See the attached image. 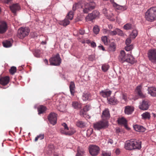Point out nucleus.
<instances>
[{"label": "nucleus", "mask_w": 156, "mask_h": 156, "mask_svg": "<svg viewBox=\"0 0 156 156\" xmlns=\"http://www.w3.org/2000/svg\"><path fill=\"white\" fill-rule=\"evenodd\" d=\"M108 143H110L111 144H112L113 143V140L111 139H109L108 140Z\"/></svg>", "instance_id": "obj_63"}, {"label": "nucleus", "mask_w": 156, "mask_h": 156, "mask_svg": "<svg viewBox=\"0 0 156 156\" xmlns=\"http://www.w3.org/2000/svg\"><path fill=\"white\" fill-rule=\"evenodd\" d=\"M131 52L130 51L127 55V57L126 58L125 62H126L131 64H133L136 62V60L133 56L130 54Z\"/></svg>", "instance_id": "obj_16"}, {"label": "nucleus", "mask_w": 156, "mask_h": 156, "mask_svg": "<svg viewBox=\"0 0 156 156\" xmlns=\"http://www.w3.org/2000/svg\"><path fill=\"white\" fill-rule=\"evenodd\" d=\"M141 116L143 119H150L151 115L149 112H146L142 114Z\"/></svg>", "instance_id": "obj_33"}, {"label": "nucleus", "mask_w": 156, "mask_h": 156, "mask_svg": "<svg viewBox=\"0 0 156 156\" xmlns=\"http://www.w3.org/2000/svg\"><path fill=\"white\" fill-rule=\"evenodd\" d=\"M145 18L150 22L156 20V7H153L148 9L145 13Z\"/></svg>", "instance_id": "obj_1"}, {"label": "nucleus", "mask_w": 156, "mask_h": 156, "mask_svg": "<svg viewBox=\"0 0 156 156\" xmlns=\"http://www.w3.org/2000/svg\"><path fill=\"white\" fill-rule=\"evenodd\" d=\"M115 152L117 154H119L120 153V151L119 149H117L115 150Z\"/></svg>", "instance_id": "obj_62"}, {"label": "nucleus", "mask_w": 156, "mask_h": 156, "mask_svg": "<svg viewBox=\"0 0 156 156\" xmlns=\"http://www.w3.org/2000/svg\"><path fill=\"white\" fill-rule=\"evenodd\" d=\"M72 106L75 109L80 108H81V105L76 101H73L72 104Z\"/></svg>", "instance_id": "obj_35"}, {"label": "nucleus", "mask_w": 156, "mask_h": 156, "mask_svg": "<svg viewBox=\"0 0 156 156\" xmlns=\"http://www.w3.org/2000/svg\"><path fill=\"white\" fill-rule=\"evenodd\" d=\"M101 116L102 119L104 120L110 118V113L108 109H106L103 111Z\"/></svg>", "instance_id": "obj_18"}, {"label": "nucleus", "mask_w": 156, "mask_h": 156, "mask_svg": "<svg viewBox=\"0 0 156 156\" xmlns=\"http://www.w3.org/2000/svg\"><path fill=\"white\" fill-rule=\"evenodd\" d=\"M66 106V104H65V105H64L61 104L57 108L60 111L63 112L65 111Z\"/></svg>", "instance_id": "obj_42"}, {"label": "nucleus", "mask_w": 156, "mask_h": 156, "mask_svg": "<svg viewBox=\"0 0 156 156\" xmlns=\"http://www.w3.org/2000/svg\"><path fill=\"white\" fill-rule=\"evenodd\" d=\"M134 109V108L133 106H127L125 107V112L126 114H131L133 112Z\"/></svg>", "instance_id": "obj_21"}, {"label": "nucleus", "mask_w": 156, "mask_h": 156, "mask_svg": "<svg viewBox=\"0 0 156 156\" xmlns=\"http://www.w3.org/2000/svg\"><path fill=\"white\" fill-rule=\"evenodd\" d=\"M89 59L90 61H93L95 59V56L94 55H91L89 56Z\"/></svg>", "instance_id": "obj_60"}, {"label": "nucleus", "mask_w": 156, "mask_h": 156, "mask_svg": "<svg viewBox=\"0 0 156 156\" xmlns=\"http://www.w3.org/2000/svg\"><path fill=\"white\" fill-rule=\"evenodd\" d=\"M147 90L148 93L151 96H156V87H149Z\"/></svg>", "instance_id": "obj_19"}, {"label": "nucleus", "mask_w": 156, "mask_h": 156, "mask_svg": "<svg viewBox=\"0 0 156 156\" xmlns=\"http://www.w3.org/2000/svg\"><path fill=\"white\" fill-rule=\"evenodd\" d=\"M34 55L35 56L39 57L40 56L41 52L40 49H34L33 51Z\"/></svg>", "instance_id": "obj_43"}, {"label": "nucleus", "mask_w": 156, "mask_h": 156, "mask_svg": "<svg viewBox=\"0 0 156 156\" xmlns=\"http://www.w3.org/2000/svg\"><path fill=\"white\" fill-rule=\"evenodd\" d=\"M134 27L133 25L130 23H127L124 26V28L126 30H131Z\"/></svg>", "instance_id": "obj_37"}, {"label": "nucleus", "mask_w": 156, "mask_h": 156, "mask_svg": "<svg viewBox=\"0 0 156 156\" xmlns=\"http://www.w3.org/2000/svg\"><path fill=\"white\" fill-rule=\"evenodd\" d=\"M90 107L89 105H86L83 108L84 110L86 111L87 112L90 109Z\"/></svg>", "instance_id": "obj_58"}, {"label": "nucleus", "mask_w": 156, "mask_h": 156, "mask_svg": "<svg viewBox=\"0 0 156 156\" xmlns=\"http://www.w3.org/2000/svg\"><path fill=\"white\" fill-rule=\"evenodd\" d=\"M49 61L51 65L58 66L61 63V59L58 54H57L55 56L51 58Z\"/></svg>", "instance_id": "obj_4"}, {"label": "nucleus", "mask_w": 156, "mask_h": 156, "mask_svg": "<svg viewBox=\"0 0 156 156\" xmlns=\"http://www.w3.org/2000/svg\"><path fill=\"white\" fill-rule=\"evenodd\" d=\"M131 38H127L126 41V47L125 49H133V46L132 44L130 45V44L131 43Z\"/></svg>", "instance_id": "obj_26"}, {"label": "nucleus", "mask_w": 156, "mask_h": 156, "mask_svg": "<svg viewBox=\"0 0 156 156\" xmlns=\"http://www.w3.org/2000/svg\"><path fill=\"white\" fill-rule=\"evenodd\" d=\"M76 132L75 129L72 127L70 128L69 130L65 131L63 129L60 130L61 133L66 135H71L73 134Z\"/></svg>", "instance_id": "obj_15"}, {"label": "nucleus", "mask_w": 156, "mask_h": 156, "mask_svg": "<svg viewBox=\"0 0 156 156\" xmlns=\"http://www.w3.org/2000/svg\"><path fill=\"white\" fill-rule=\"evenodd\" d=\"M106 32V33L109 35L113 36L118 34L119 35L122 36L123 35L122 31L118 28L115 29L113 31L108 30Z\"/></svg>", "instance_id": "obj_10"}, {"label": "nucleus", "mask_w": 156, "mask_h": 156, "mask_svg": "<svg viewBox=\"0 0 156 156\" xmlns=\"http://www.w3.org/2000/svg\"><path fill=\"white\" fill-rule=\"evenodd\" d=\"M98 48H101V49H104V47L102 45H101V44H100V45L98 46Z\"/></svg>", "instance_id": "obj_64"}, {"label": "nucleus", "mask_w": 156, "mask_h": 156, "mask_svg": "<svg viewBox=\"0 0 156 156\" xmlns=\"http://www.w3.org/2000/svg\"><path fill=\"white\" fill-rule=\"evenodd\" d=\"M148 56L150 60L156 63V49H150L148 52Z\"/></svg>", "instance_id": "obj_7"}, {"label": "nucleus", "mask_w": 156, "mask_h": 156, "mask_svg": "<svg viewBox=\"0 0 156 156\" xmlns=\"http://www.w3.org/2000/svg\"><path fill=\"white\" fill-rule=\"evenodd\" d=\"M3 44L4 47L7 48L11 47L12 45V44L10 41H6L3 42Z\"/></svg>", "instance_id": "obj_38"}, {"label": "nucleus", "mask_w": 156, "mask_h": 156, "mask_svg": "<svg viewBox=\"0 0 156 156\" xmlns=\"http://www.w3.org/2000/svg\"><path fill=\"white\" fill-rule=\"evenodd\" d=\"M111 153L110 152L103 151L101 156H111Z\"/></svg>", "instance_id": "obj_54"}, {"label": "nucleus", "mask_w": 156, "mask_h": 156, "mask_svg": "<svg viewBox=\"0 0 156 156\" xmlns=\"http://www.w3.org/2000/svg\"><path fill=\"white\" fill-rule=\"evenodd\" d=\"M131 49H125L121 50L120 51V55L119 56V60L122 62L125 61L126 58Z\"/></svg>", "instance_id": "obj_6"}, {"label": "nucleus", "mask_w": 156, "mask_h": 156, "mask_svg": "<svg viewBox=\"0 0 156 156\" xmlns=\"http://www.w3.org/2000/svg\"><path fill=\"white\" fill-rule=\"evenodd\" d=\"M16 68L15 66H12L11 67V69H9V72L12 74H14L16 72Z\"/></svg>", "instance_id": "obj_48"}, {"label": "nucleus", "mask_w": 156, "mask_h": 156, "mask_svg": "<svg viewBox=\"0 0 156 156\" xmlns=\"http://www.w3.org/2000/svg\"><path fill=\"white\" fill-rule=\"evenodd\" d=\"M48 119L50 123L54 125L57 122L56 115L54 113L51 112L48 116Z\"/></svg>", "instance_id": "obj_11"}, {"label": "nucleus", "mask_w": 156, "mask_h": 156, "mask_svg": "<svg viewBox=\"0 0 156 156\" xmlns=\"http://www.w3.org/2000/svg\"><path fill=\"white\" fill-rule=\"evenodd\" d=\"M76 125L78 127L83 128L85 127L86 125L85 122L82 121H78L76 122Z\"/></svg>", "instance_id": "obj_39"}, {"label": "nucleus", "mask_w": 156, "mask_h": 156, "mask_svg": "<svg viewBox=\"0 0 156 156\" xmlns=\"http://www.w3.org/2000/svg\"><path fill=\"white\" fill-rule=\"evenodd\" d=\"M137 31L136 30H133L130 35V37L131 38L134 39L137 36Z\"/></svg>", "instance_id": "obj_34"}, {"label": "nucleus", "mask_w": 156, "mask_h": 156, "mask_svg": "<svg viewBox=\"0 0 156 156\" xmlns=\"http://www.w3.org/2000/svg\"><path fill=\"white\" fill-rule=\"evenodd\" d=\"M10 8L13 13H16L17 11L19 10L20 7L18 4H15L10 6Z\"/></svg>", "instance_id": "obj_20"}, {"label": "nucleus", "mask_w": 156, "mask_h": 156, "mask_svg": "<svg viewBox=\"0 0 156 156\" xmlns=\"http://www.w3.org/2000/svg\"><path fill=\"white\" fill-rule=\"evenodd\" d=\"M84 151L82 148L78 147L77 149V153L76 156H84Z\"/></svg>", "instance_id": "obj_30"}, {"label": "nucleus", "mask_w": 156, "mask_h": 156, "mask_svg": "<svg viewBox=\"0 0 156 156\" xmlns=\"http://www.w3.org/2000/svg\"><path fill=\"white\" fill-rule=\"evenodd\" d=\"M62 126L64 127V129H63V128H61V129H63L64 130H65V131H68V130H69V128L68 127V126L67 125V124L65 123H62Z\"/></svg>", "instance_id": "obj_52"}, {"label": "nucleus", "mask_w": 156, "mask_h": 156, "mask_svg": "<svg viewBox=\"0 0 156 156\" xmlns=\"http://www.w3.org/2000/svg\"><path fill=\"white\" fill-rule=\"evenodd\" d=\"M93 129L91 128L90 129L87 130V136H90L93 132Z\"/></svg>", "instance_id": "obj_55"}, {"label": "nucleus", "mask_w": 156, "mask_h": 156, "mask_svg": "<svg viewBox=\"0 0 156 156\" xmlns=\"http://www.w3.org/2000/svg\"><path fill=\"white\" fill-rule=\"evenodd\" d=\"M113 6L116 9L121 10L122 11L125 10L127 8V7L126 6L120 5L116 4V3H113Z\"/></svg>", "instance_id": "obj_25"}, {"label": "nucleus", "mask_w": 156, "mask_h": 156, "mask_svg": "<svg viewBox=\"0 0 156 156\" xmlns=\"http://www.w3.org/2000/svg\"><path fill=\"white\" fill-rule=\"evenodd\" d=\"M86 112L83 109H81L80 112V115L81 116L84 117V118H89L90 117L89 116L87 115H86Z\"/></svg>", "instance_id": "obj_40"}, {"label": "nucleus", "mask_w": 156, "mask_h": 156, "mask_svg": "<svg viewBox=\"0 0 156 156\" xmlns=\"http://www.w3.org/2000/svg\"><path fill=\"white\" fill-rule=\"evenodd\" d=\"M83 43H86L90 46L92 48H95L96 46V45L95 42L93 41H91L89 40H87L85 41H82Z\"/></svg>", "instance_id": "obj_29"}, {"label": "nucleus", "mask_w": 156, "mask_h": 156, "mask_svg": "<svg viewBox=\"0 0 156 156\" xmlns=\"http://www.w3.org/2000/svg\"><path fill=\"white\" fill-rule=\"evenodd\" d=\"M102 12L105 16H108L107 10L106 9L104 8L102 10Z\"/></svg>", "instance_id": "obj_57"}, {"label": "nucleus", "mask_w": 156, "mask_h": 156, "mask_svg": "<svg viewBox=\"0 0 156 156\" xmlns=\"http://www.w3.org/2000/svg\"><path fill=\"white\" fill-rule=\"evenodd\" d=\"M107 99L109 103L110 104L115 105L117 103V100L114 97L111 98L109 99L108 98Z\"/></svg>", "instance_id": "obj_41"}, {"label": "nucleus", "mask_w": 156, "mask_h": 156, "mask_svg": "<svg viewBox=\"0 0 156 156\" xmlns=\"http://www.w3.org/2000/svg\"><path fill=\"white\" fill-rule=\"evenodd\" d=\"M9 77L8 76L2 77L0 79V83L3 85H7L9 81Z\"/></svg>", "instance_id": "obj_23"}, {"label": "nucleus", "mask_w": 156, "mask_h": 156, "mask_svg": "<svg viewBox=\"0 0 156 156\" xmlns=\"http://www.w3.org/2000/svg\"><path fill=\"white\" fill-rule=\"evenodd\" d=\"M93 31L96 34H98L99 31V27L97 25L95 26L93 28Z\"/></svg>", "instance_id": "obj_49"}, {"label": "nucleus", "mask_w": 156, "mask_h": 156, "mask_svg": "<svg viewBox=\"0 0 156 156\" xmlns=\"http://www.w3.org/2000/svg\"><path fill=\"white\" fill-rule=\"evenodd\" d=\"M82 99L83 101L91 100V95L90 93L88 92H84L82 95Z\"/></svg>", "instance_id": "obj_22"}, {"label": "nucleus", "mask_w": 156, "mask_h": 156, "mask_svg": "<svg viewBox=\"0 0 156 156\" xmlns=\"http://www.w3.org/2000/svg\"><path fill=\"white\" fill-rule=\"evenodd\" d=\"M79 5L78 4H76L73 5V11L76 10V9L78 7Z\"/></svg>", "instance_id": "obj_59"}, {"label": "nucleus", "mask_w": 156, "mask_h": 156, "mask_svg": "<svg viewBox=\"0 0 156 156\" xmlns=\"http://www.w3.org/2000/svg\"><path fill=\"white\" fill-rule=\"evenodd\" d=\"M99 12L97 11L94 10L91 13L89 14L86 17V20L87 21H90L93 20L98 18L99 15Z\"/></svg>", "instance_id": "obj_8"}, {"label": "nucleus", "mask_w": 156, "mask_h": 156, "mask_svg": "<svg viewBox=\"0 0 156 156\" xmlns=\"http://www.w3.org/2000/svg\"><path fill=\"white\" fill-rule=\"evenodd\" d=\"M109 68V66L107 64H103L101 67L102 70L104 72H106Z\"/></svg>", "instance_id": "obj_44"}, {"label": "nucleus", "mask_w": 156, "mask_h": 156, "mask_svg": "<svg viewBox=\"0 0 156 156\" xmlns=\"http://www.w3.org/2000/svg\"><path fill=\"white\" fill-rule=\"evenodd\" d=\"M133 150L135 149H140L141 148V141L136 139H132Z\"/></svg>", "instance_id": "obj_14"}, {"label": "nucleus", "mask_w": 156, "mask_h": 156, "mask_svg": "<svg viewBox=\"0 0 156 156\" xmlns=\"http://www.w3.org/2000/svg\"><path fill=\"white\" fill-rule=\"evenodd\" d=\"M69 23V21L67 19H65L63 20L61 22L60 24L63 26H66Z\"/></svg>", "instance_id": "obj_45"}, {"label": "nucleus", "mask_w": 156, "mask_h": 156, "mask_svg": "<svg viewBox=\"0 0 156 156\" xmlns=\"http://www.w3.org/2000/svg\"><path fill=\"white\" fill-rule=\"evenodd\" d=\"M101 41L105 44L107 45L108 43V37L106 36H103L101 37Z\"/></svg>", "instance_id": "obj_46"}, {"label": "nucleus", "mask_w": 156, "mask_h": 156, "mask_svg": "<svg viewBox=\"0 0 156 156\" xmlns=\"http://www.w3.org/2000/svg\"><path fill=\"white\" fill-rule=\"evenodd\" d=\"M132 139L127 141L125 144V148L126 150H133Z\"/></svg>", "instance_id": "obj_17"}, {"label": "nucleus", "mask_w": 156, "mask_h": 156, "mask_svg": "<svg viewBox=\"0 0 156 156\" xmlns=\"http://www.w3.org/2000/svg\"><path fill=\"white\" fill-rule=\"evenodd\" d=\"M44 138V135L43 134H40L36 137L35 139V141H37L38 139L41 140L43 139Z\"/></svg>", "instance_id": "obj_50"}, {"label": "nucleus", "mask_w": 156, "mask_h": 156, "mask_svg": "<svg viewBox=\"0 0 156 156\" xmlns=\"http://www.w3.org/2000/svg\"><path fill=\"white\" fill-rule=\"evenodd\" d=\"M114 14L112 13H111L110 14L109 16L108 15V18L110 20L113 21L115 20V18L114 17Z\"/></svg>", "instance_id": "obj_51"}, {"label": "nucleus", "mask_w": 156, "mask_h": 156, "mask_svg": "<svg viewBox=\"0 0 156 156\" xmlns=\"http://www.w3.org/2000/svg\"><path fill=\"white\" fill-rule=\"evenodd\" d=\"M150 105V104L148 101L143 100L142 102L140 103L139 107L141 110H146L149 108Z\"/></svg>", "instance_id": "obj_12"}, {"label": "nucleus", "mask_w": 156, "mask_h": 156, "mask_svg": "<svg viewBox=\"0 0 156 156\" xmlns=\"http://www.w3.org/2000/svg\"><path fill=\"white\" fill-rule=\"evenodd\" d=\"M7 25L6 22L4 21H0V34L5 33L7 29Z\"/></svg>", "instance_id": "obj_13"}, {"label": "nucleus", "mask_w": 156, "mask_h": 156, "mask_svg": "<svg viewBox=\"0 0 156 156\" xmlns=\"http://www.w3.org/2000/svg\"><path fill=\"white\" fill-rule=\"evenodd\" d=\"M30 30L28 27H22L18 31V37L21 39L24 38L29 34Z\"/></svg>", "instance_id": "obj_2"}, {"label": "nucleus", "mask_w": 156, "mask_h": 156, "mask_svg": "<svg viewBox=\"0 0 156 156\" xmlns=\"http://www.w3.org/2000/svg\"><path fill=\"white\" fill-rule=\"evenodd\" d=\"M142 89V86L141 85H140L137 87L136 91L138 95L141 98L145 97V96L142 94L141 90Z\"/></svg>", "instance_id": "obj_28"}, {"label": "nucleus", "mask_w": 156, "mask_h": 156, "mask_svg": "<svg viewBox=\"0 0 156 156\" xmlns=\"http://www.w3.org/2000/svg\"><path fill=\"white\" fill-rule=\"evenodd\" d=\"M121 98L124 101H126L127 99V95L126 94H122Z\"/></svg>", "instance_id": "obj_53"}, {"label": "nucleus", "mask_w": 156, "mask_h": 156, "mask_svg": "<svg viewBox=\"0 0 156 156\" xmlns=\"http://www.w3.org/2000/svg\"><path fill=\"white\" fill-rule=\"evenodd\" d=\"M85 32L84 31L83 29H80L79 30V33L81 35H83L84 34Z\"/></svg>", "instance_id": "obj_61"}, {"label": "nucleus", "mask_w": 156, "mask_h": 156, "mask_svg": "<svg viewBox=\"0 0 156 156\" xmlns=\"http://www.w3.org/2000/svg\"><path fill=\"white\" fill-rule=\"evenodd\" d=\"M107 124L106 121H100L94 124V127L95 129L99 130L107 126Z\"/></svg>", "instance_id": "obj_9"}, {"label": "nucleus", "mask_w": 156, "mask_h": 156, "mask_svg": "<svg viewBox=\"0 0 156 156\" xmlns=\"http://www.w3.org/2000/svg\"><path fill=\"white\" fill-rule=\"evenodd\" d=\"M109 45L110 47L113 49H115L116 48V44L114 42H111Z\"/></svg>", "instance_id": "obj_56"}, {"label": "nucleus", "mask_w": 156, "mask_h": 156, "mask_svg": "<svg viewBox=\"0 0 156 156\" xmlns=\"http://www.w3.org/2000/svg\"><path fill=\"white\" fill-rule=\"evenodd\" d=\"M89 150L90 154L93 156L97 155L99 153V147L97 145H91L89 146Z\"/></svg>", "instance_id": "obj_5"}, {"label": "nucleus", "mask_w": 156, "mask_h": 156, "mask_svg": "<svg viewBox=\"0 0 156 156\" xmlns=\"http://www.w3.org/2000/svg\"><path fill=\"white\" fill-rule=\"evenodd\" d=\"M111 94V91L110 90H103L100 92V94L104 98H107L110 96Z\"/></svg>", "instance_id": "obj_24"}, {"label": "nucleus", "mask_w": 156, "mask_h": 156, "mask_svg": "<svg viewBox=\"0 0 156 156\" xmlns=\"http://www.w3.org/2000/svg\"><path fill=\"white\" fill-rule=\"evenodd\" d=\"M118 123L121 125H124L125 126H126L127 121L124 117L119 118L118 120Z\"/></svg>", "instance_id": "obj_31"}, {"label": "nucleus", "mask_w": 156, "mask_h": 156, "mask_svg": "<svg viewBox=\"0 0 156 156\" xmlns=\"http://www.w3.org/2000/svg\"><path fill=\"white\" fill-rule=\"evenodd\" d=\"M96 6L95 3L94 2H90L85 5L84 7H81L83 12L87 13L89 11L94 9Z\"/></svg>", "instance_id": "obj_3"}, {"label": "nucleus", "mask_w": 156, "mask_h": 156, "mask_svg": "<svg viewBox=\"0 0 156 156\" xmlns=\"http://www.w3.org/2000/svg\"><path fill=\"white\" fill-rule=\"evenodd\" d=\"M73 17V12L72 11H71L69 12L68 14V15L67 16V18L69 20H72Z\"/></svg>", "instance_id": "obj_47"}, {"label": "nucleus", "mask_w": 156, "mask_h": 156, "mask_svg": "<svg viewBox=\"0 0 156 156\" xmlns=\"http://www.w3.org/2000/svg\"><path fill=\"white\" fill-rule=\"evenodd\" d=\"M69 88L70 92L71 94L73 95H74L75 88V85L74 82H71L70 83L69 86Z\"/></svg>", "instance_id": "obj_32"}, {"label": "nucleus", "mask_w": 156, "mask_h": 156, "mask_svg": "<svg viewBox=\"0 0 156 156\" xmlns=\"http://www.w3.org/2000/svg\"><path fill=\"white\" fill-rule=\"evenodd\" d=\"M133 128L136 131L138 132H143L145 130V129L143 126L140 125H134Z\"/></svg>", "instance_id": "obj_27"}, {"label": "nucleus", "mask_w": 156, "mask_h": 156, "mask_svg": "<svg viewBox=\"0 0 156 156\" xmlns=\"http://www.w3.org/2000/svg\"><path fill=\"white\" fill-rule=\"evenodd\" d=\"M46 110L45 107L43 105H40L38 108V114H40L43 113Z\"/></svg>", "instance_id": "obj_36"}]
</instances>
